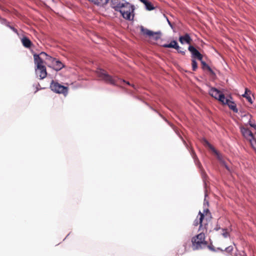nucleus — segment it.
<instances>
[{
  "instance_id": "f257e3e1",
  "label": "nucleus",
  "mask_w": 256,
  "mask_h": 256,
  "mask_svg": "<svg viewBox=\"0 0 256 256\" xmlns=\"http://www.w3.org/2000/svg\"><path fill=\"white\" fill-rule=\"evenodd\" d=\"M124 4L121 7L119 12L122 16L126 20H132L134 16V6L128 2H124Z\"/></svg>"
},
{
  "instance_id": "f03ea898",
  "label": "nucleus",
  "mask_w": 256,
  "mask_h": 256,
  "mask_svg": "<svg viewBox=\"0 0 256 256\" xmlns=\"http://www.w3.org/2000/svg\"><path fill=\"white\" fill-rule=\"evenodd\" d=\"M192 248L194 250H198L205 246L207 244L205 240V236L203 232H200L192 239Z\"/></svg>"
},
{
  "instance_id": "7ed1b4c3",
  "label": "nucleus",
  "mask_w": 256,
  "mask_h": 256,
  "mask_svg": "<svg viewBox=\"0 0 256 256\" xmlns=\"http://www.w3.org/2000/svg\"><path fill=\"white\" fill-rule=\"evenodd\" d=\"M96 72L98 76L106 82L113 85L116 84L117 80H118V77H112L102 69H98Z\"/></svg>"
},
{
  "instance_id": "20e7f679",
  "label": "nucleus",
  "mask_w": 256,
  "mask_h": 256,
  "mask_svg": "<svg viewBox=\"0 0 256 256\" xmlns=\"http://www.w3.org/2000/svg\"><path fill=\"white\" fill-rule=\"evenodd\" d=\"M40 55L41 56H45L46 60H47L48 62H52V67L56 70L58 71L64 67V64L61 62L48 55L46 52H42Z\"/></svg>"
},
{
  "instance_id": "39448f33",
  "label": "nucleus",
  "mask_w": 256,
  "mask_h": 256,
  "mask_svg": "<svg viewBox=\"0 0 256 256\" xmlns=\"http://www.w3.org/2000/svg\"><path fill=\"white\" fill-rule=\"evenodd\" d=\"M51 90L58 94H63L66 95L68 93V88L66 86L61 85L58 82L52 81L50 86Z\"/></svg>"
},
{
  "instance_id": "423d86ee",
  "label": "nucleus",
  "mask_w": 256,
  "mask_h": 256,
  "mask_svg": "<svg viewBox=\"0 0 256 256\" xmlns=\"http://www.w3.org/2000/svg\"><path fill=\"white\" fill-rule=\"evenodd\" d=\"M240 131L243 136L250 142L254 150L255 146L253 144L254 142L256 141V139L254 138L252 132L248 129L244 127L240 128Z\"/></svg>"
},
{
  "instance_id": "0eeeda50",
  "label": "nucleus",
  "mask_w": 256,
  "mask_h": 256,
  "mask_svg": "<svg viewBox=\"0 0 256 256\" xmlns=\"http://www.w3.org/2000/svg\"><path fill=\"white\" fill-rule=\"evenodd\" d=\"M209 94L212 96L216 100H218L222 103V102H224V99L226 98L224 95L223 94H222L220 90L214 88H212L210 89L209 91Z\"/></svg>"
},
{
  "instance_id": "6e6552de",
  "label": "nucleus",
  "mask_w": 256,
  "mask_h": 256,
  "mask_svg": "<svg viewBox=\"0 0 256 256\" xmlns=\"http://www.w3.org/2000/svg\"><path fill=\"white\" fill-rule=\"evenodd\" d=\"M232 98L231 96L228 98H225L222 104H223L227 105L228 108L232 110L234 112L237 113L238 112V109L236 108V105L235 102L232 100Z\"/></svg>"
},
{
  "instance_id": "1a4fd4ad",
  "label": "nucleus",
  "mask_w": 256,
  "mask_h": 256,
  "mask_svg": "<svg viewBox=\"0 0 256 256\" xmlns=\"http://www.w3.org/2000/svg\"><path fill=\"white\" fill-rule=\"evenodd\" d=\"M140 30L143 34L148 36L150 37H152L154 40H158L160 38V32H154L152 31L145 28L144 26H140Z\"/></svg>"
},
{
  "instance_id": "9d476101",
  "label": "nucleus",
  "mask_w": 256,
  "mask_h": 256,
  "mask_svg": "<svg viewBox=\"0 0 256 256\" xmlns=\"http://www.w3.org/2000/svg\"><path fill=\"white\" fill-rule=\"evenodd\" d=\"M36 74L38 76H39L40 79L42 80L46 76L47 72L45 66H40V68L36 66L35 68Z\"/></svg>"
},
{
  "instance_id": "9b49d317",
  "label": "nucleus",
  "mask_w": 256,
  "mask_h": 256,
  "mask_svg": "<svg viewBox=\"0 0 256 256\" xmlns=\"http://www.w3.org/2000/svg\"><path fill=\"white\" fill-rule=\"evenodd\" d=\"M111 6L115 10L118 12L126 2L125 0H111Z\"/></svg>"
},
{
  "instance_id": "f8f14e48",
  "label": "nucleus",
  "mask_w": 256,
  "mask_h": 256,
  "mask_svg": "<svg viewBox=\"0 0 256 256\" xmlns=\"http://www.w3.org/2000/svg\"><path fill=\"white\" fill-rule=\"evenodd\" d=\"M188 50L191 52L192 57L196 58L200 60H202V55L195 48L192 46H190Z\"/></svg>"
},
{
  "instance_id": "ddd939ff",
  "label": "nucleus",
  "mask_w": 256,
  "mask_h": 256,
  "mask_svg": "<svg viewBox=\"0 0 256 256\" xmlns=\"http://www.w3.org/2000/svg\"><path fill=\"white\" fill-rule=\"evenodd\" d=\"M34 64L36 65V66L38 68H40V66H44L43 64V60L42 58H45L46 56H41L40 54H34Z\"/></svg>"
},
{
  "instance_id": "4468645a",
  "label": "nucleus",
  "mask_w": 256,
  "mask_h": 256,
  "mask_svg": "<svg viewBox=\"0 0 256 256\" xmlns=\"http://www.w3.org/2000/svg\"><path fill=\"white\" fill-rule=\"evenodd\" d=\"M192 40L190 36L188 34L179 37V41L182 44H190Z\"/></svg>"
},
{
  "instance_id": "2eb2a0df",
  "label": "nucleus",
  "mask_w": 256,
  "mask_h": 256,
  "mask_svg": "<svg viewBox=\"0 0 256 256\" xmlns=\"http://www.w3.org/2000/svg\"><path fill=\"white\" fill-rule=\"evenodd\" d=\"M163 46L166 48H174L176 50L180 48L178 42L174 40H172L170 44H164Z\"/></svg>"
},
{
  "instance_id": "dca6fc26",
  "label": "nucleus",
  "mask_w": 256,
  "mask_h": 256,
  "mask_svg": "<svg viewBox=\"0 0 256 256\" xmlns=\"http://www.w3.org/2000/svg\"><path fill=\"white\" fill-rule=\"evenodd\" d=\"M198 214L200 216L198 220V218H197L196 220H195L194 221V224L195 226H197L198 224H200V228L201 226H202V220L204 219V215L200 212H199Z\"/></svg>"
},
{
  "instance_id": "f3484780",
  "label": "nucleus",
  "mask_w": 256,
  "mask_h": 256,
  "mask_svg": "<svg viewBox=\"0 0 256 256\" xmlns=\"http://www.w3.org/2000/svg\"><path fill=\"white\" fill-rule=\"evenodd\" d=\"M21 40L23 46L24 47L26 48H29L32 45V42L28 38L26 37H23Z\"/></svg>"
},
{
  "instance_id": "a211bd4d",
  "label": "nucleus",
  "mask_w": 256,
  "mask_h": 256,
  "mask_svg": "<svg viewBox=\"0 0 256 256\" xmlns=\"http://www.w3.org/2000/svg\"><path fill=\"white\" fill-rule=\"evenodd\" d=\"M204 144H206V146H208L210 150H211L212 151V152L214 153L218 156V158L220 160V154H218V152L216 150V149L212 146V144H210L206 140H204Z\"/></svg>"
},
{
  "instance_id": "6ab92c4d",
  "label": "nucleus",
  "mask_w": 256,
  "mask_h": 256,
  "mask_svg": "<svg viewBox=\"0 0 256 256\" xmlns=\"http://www.w3.org/2000/svg\"><path fill=\"white\" fill-rule=\"evenodd\" d=\"M98 6H103L108 3V0H88Z\"/></svg>"
},
{
  "instance_id": "aec40b11",
  "label": "nucleus",
  "mask_w": 256,
  "mask_h": 256,
  "mask_svg": "<svg viewBox=\"0 0 256 256\" xmlns=\"http://www.w3.org/2000/svg\"><path fill=\"white\" fill-rule=\"evenodd\" d=\"M191 155H192V157L193 158L196 164L200 167V162L198 160L197 156L193 150L192 151Z\"/></svg>"
},
{
  "instance_id": "412c9836",
  "label": "nucleus",
  "mask_w": 256,
  "mask_h": 256,
  "mask_svg": "<svg viewBox=\"0 0 256 256\" xmlns=\"http://www.w3.org/2000/svg\"><path fill=\"white\" fill-rule=\"evenodd\" d=\"M144 6L148 10H152L154 9V7L153 6L152 4L149 1H148V2L146 3V4H145Z\"/></svg>"
},
{
  "instance_id": "4be33fe9",
  "label": "nucleus",
  "mask_w": 256,
  "mask_h": 256,
  "mask_svg": "<svg viewBox=\"0 0 256 256\" xmlns=\"http://www.w3.org/2000/svg\"><path fill=\"white\" fill-rule=\"evenodd\" d=\"M242 96L246 98L250 104L252 103V100L251 96L250 95H248L247 92V89L246 90V92H245L244 94H242Z\"/></svg>"
},
{
  "instance_id": "5701e85b",
  "label": "nucleus",
  "mask_w": 256,
  "mask_h": 256,
  "mask_svg": "<svg viewBox=\"0 0 256 256\" xmlns=\"http://www.w3.org/2000/svg\"><path fill=\"white\" fill-rule=\"evenodd\" d=\"M192 68L194 71L196 70L198 68L197 62L194 59L192 60Z\"/></svg>"
},
{
  "instance_id": "b1692460",
  "label": "nucleus",
  "mask_w": 256,
  "mask_h": 256,
  "mask_svg": "<svg viewBox=\"0 0 256 256\" xmlns=\"http://www.w3.org/2000/svg\"><path fill=\"white\" fill-rule=\"evenodd\" d=\"M223 232L222 233V236L226 238H228L229 236V233L228 232V230L226 229H222Z\"/></svg>"
},
{
  "instance_id": "393cba45",
  "label": "nucleus",
  "mask_w": 256,
  "mask_h": 256,
  "mask_svg": "<svg viewBox=\"0 0 256 256\" xmlns=\"http://www.w3.org/2000/svg\"><path fill=\"white\" fill-rule=\"evenodd\" d=\"M202 61V63L203 65V68H208V70L210 71V72H212V69L210 68L204 62H203L202 61V60H201Z\"/></svg>"
},
{
  "instance_id": "a878e982",
  "label": "nucleus",
  "mask_w": 256,
  "mask_h": 256,
  "mask_svg": "<svg viewBox=\"0 0 256 256\" xmlns=\"http://www.w3.org/2000/svg\"><path fill=\"white\" fill-rule=\"evenodd\" d=\"M233 250V247L232 246H229L225 248V251L228 252H230Z\"/></svg>"
},
{
  "instance_id": "bb28decb",
  "label": "nucleus",
  "mask_w": 256,
  "mask_h": 256,
  "mask_svg": "<svg viewBox=\"0 0 256 256\" xmlns=\"http://www.w3.org/2000/svg\"><path fill=\"white\" fill-rule=\"evenodd\" d=\"M248 124L250 126L254 128L256 130V125L254 122H252L251 120H249Z\"/></svg>"
},
{
  "instance_id": "cd10ccee",
  "label": "nucleus",
  "mask_w": 256,
  "mask_h": 256,
  "mask_svg": "<svg viewBox=\"0 0 256 256\" xmlns=\"http://www.w3.org/2000/svg\"><path fill=\"white\" fill-rule=\"evenodd\" d=\"M222 164L228 170L230 171V169L228 166L226 165V164L224 162H222Z\"/></svg>"
},
{
  "instance_id": "c85d7f7f",
  "label": "nucleus",
  "mask_w": 256,
  "mask_h": 256,
  "mask_svg": "<svg viewBox=\"0 0 256 256\" xmlns=\"http://www.w3.org/2000/svg\"><path fill=\"white\" fill-rule=\"evenodd\" d=\"M142 2L144 5L146 4V3L148 2V0H140Z\"/></svg>"
},
{
  "instance_id": "c756f323",
  "label": "nucleus",
  "mask_w": 256,
  "mask_h": 256,
  "mask_svg": "<svg viewBox=\"0 0 256 256\" xmlns=\"http://www.w3.org/2000/svg\"><path fill=\"white\" fill-rule=\"evenodd\" d=\"M166 20L170 26L172 28V26L168 18H166Z\"/></svg>"
},
{
  "instance_id": "7c9ffc66",
  "label": "nucleus",
  "mask_w": 256,
  "mask_h": 256,
  "mask_svg": "<svg viewBox=\"0 0 256 256\" xmlns=\"http://www.w3.org/2000/svg\"><path fill=\"white\" fill-rule=\"evenodd\" d=\"M177 50L178 52L181 53L182 54H185V52L184 51L180 50V49H178V50Z\"/></svg>"
},
{
  "instance_id": "2f4dec72",
  "label": "nucleus",
  "mask_w": 256,
  "mask_h": 256,
  "mask_svg": "<svg viewBox=\"0 0 256 256\" xmlns=\"http://www.w3.org/2000/svg\"><path fill=\"white\" fill-rule=\"evenodd\" d=\"M255 146L254 150L256 151V141H254L253 144Z\"/></svg>"
},
{
  "instance_id": "473e14b6",
  "label": "nucleus",
  "mask_w": 256,
  "mask_h": 256,
  "mask_svg": "<svg viewBox=\"0 0 256 256\" xmlns=\"http://www.w3.org/2000/svg\"><path fill=\"white\" fill-rule=\"evenodd\" d=\"M208 212V208L204 210V212Z\"/></svg>"
},
{
  "instance_id": "72a5a7b5",
  "label": "nucleus",
  "mask_w": 256,
  "mask_h": 256,
  "mask_svg": "<svg viewBox=\"0 0 256 256\" xmlns=\"http://www.w3.org/2000/svg\"><path fill=\"white\" fill-rule=\"evenodd\" d=\"M206 204H208V202H204V206L206 204Z\"/></svg>"
},
{
  "instance_id": "f704fd0d",
  "label": "nucleus",
  "mask_w": 256,
  "mask_h": 256,
  "mask_svg": "<svg viewBox=\"0 0 256 256\" xmlns=\"http://www.w3.org/2000/svg\"><path fill=\"white\" fill-rule=\"evenodd\" d=\"M121 80L122 81V82H126L124 80Z\"/></svg>"
},
{
  "instance_id": "c9c22d12",
  "label": "nucleus",
  "mask_w": 256,
  "mask_h": 256,
  "mask_svg": "<svg viewBox=\"0 0 256 256\" xmlns=\"http://www.w3.org/2000/svg\"><path fill=\"white\" fill-rule=\"evenodd\" d=\"M126 84H128V85H130V83H129L128 82H126Z\"/></svg>"
},
{
  "instance_id": "e433bc0d",
  "label": "nucleus",
  "mask_w": 256,
  "mask_h": 256,
  "mask_svg": "<svg viewBox=\"0 0 256 256\" xmlns=\"http://www.w3.org/2000/svg\"><path fill=\"white\" fill-rule=\"evenodd\" d=\"M12 28V30H13L14 31H15L14 29V28Z\"/></svg>"
}]
</instances>
